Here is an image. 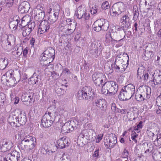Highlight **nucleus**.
<instances>
[{
  "label": "nucleus",
  "instance_id": "obj_44",
  "mask_svg": "<svg viewBox=\"0 0 161 161\" xmlns=\"http://www.w3.org/2000/svg\"><path fill=\"white\" fill-rule=\"evenodd\" d=\"M136 99L138 101H142L144 100V98L142 97L141 94L138 93H136L135 96Z\"/></svg>",
  "mask_w": 161,
  "mask_h": 161
},
{
  "label": "nucleus",
  "instance_id": "obj_5",
  "mask_svg": "<svg viewBox=\"0 0 161 161\" xmlns=\"http://www.w3.org/2000/svg\"><path fill=\"white\" fill-rule=\"evenodd\" d=\"M126 5L123 3L119 2L114 4L110 11V15L115 17L124 12L126 9Z\"/></svg>",
  "mask_w": 161,
  "mask_h": 161
},
{
  "label": "nucleus",
  "instance_id": "obj_28",
  "mask_svg": "<svg viewBox=\"0 0 161 161\" xmlns=\"http://www.w3.org/2000/svg\"><path fill=\"white\" fill-rule=\"evenodd\" d=\"M41 80V75L37 74L36 73H34L32 76L30 78V81L31 83L34 85H35L39 84Z\"/></svg>",
  "mask_w": 161,
  "mask_h": 161
},
{
  "label": "nucleus",
  "instance_id": "obj_12",
  "mask_svg": "<svg viewBox=\"0 0 161 161\" xmlns=\"http://www.w3.org/2000/svg\"><path fill=\"white\" fill-rule=\"evenodd\" d=\"M105 146L108 149L114 147L117 142V138L114 135L112 134L108 139L106 138L104 141Z\"/></svg>",
  "mask_w": 161,
  "mask_h": 161
},
{
  "label": "nucleus",
  "instance_id": "obj_15",
  "mask_svg": "<svg viewBox=\"0 0 161 161\" xmlns=\"http://www.w3.org/2000/svg\"><path fill=\"white\" fill-rule=\"evenodd\" d=\"M34 93L31 92V93H25L23 94L21 97V100L26 105H30L33 101L32 99Z\"/></svg>",
  "mask_w": 161,
  "mask_h": 161
},
{
  "label": "nucleus",
  "instance_id": "obj_30",
  "mask_svg": "<svg viewBox=\"0 0 161 161\" xmlns=\"http://www.w3.org/2000/svg\"><path fill=\"white\" fill-rule=\"evenodd\" d=\"M144 91L142 93V97L144 98V100L149 99L151 96V90L150 87L145 86L143 89Z\"/></svg>",
  "mask_w": 161,
  "mask_h": 161
},
{
  "label": "nucleus",
  "instance_id": "obj_13",
  "mask_svg": "<svg viewBox=\"0 0 161 161\" xmlns=\"http://www.w3.org/2000/svg\"><path fill=\"white\" fill-rule=\"evenodd\" d=\"M60 6L58 4H57L55 6L53 9V13H51L49 16L48 20V22H50L51 23L53 24L57 20L60 9Z\"/></svg>",
  "mask_w": 161,
  "mask_h": 161
},
{
  "label": "nucleus",
  "instance_id": "obj_35",
  "mask_svg": "<svg viewBox=\"0 0 161 161\" xmlns=\"http://www.w3.org/2000/svg\"><path fill=\"white\" fill-rule=\"evenodd\" d=\"M144 56L143 57L144 60H148V58H151L153 56V52L151 51L144 50Z\"/></svg>",
  "mask_w": 161,
  "mask_h": 161
},
{
  "label": "nucleus",
  "instance_id": "obj_19",
  "mask_svg": "<svg viewBox=\"0 0 161 161\" xmlns=\"http://www.w3.org/2000/svg\"><path fill=\"white\" fill-rule=\"evenodd\" d=\"M50 23L48 21H42L38 27V31L40 32V34L47 32L50 28Z\"/></svg>",
  "mask_w": 161,
  "mask_h": 161
},
{
  "label": "nucleus",
  "instance_id": "obj_60",
  "mask_svg": "<svg viewBox=\"0 0 161 161\" xmlns=\"http://www.w3.org/2000/svg\"><path fill=\"white\" fill-rule=\"evenodd\" d=\"M92 156L93 157H99V149H97L94 152Z\"/></svg>",
  "mask_w": 161,
  "mask_h": 161
},
{
  "label": "nucleus",
  "instance_id": "obj_48",
  "mask_svg": "<svg viewBox=\"0 0 161 161\" xmlns=\"http://www.w3.org/2000/svg\"><path fill=\"white\" fill-rule=\"evenodd\" d=\"M35 23L34 22H28L27 26L28 28H29L32 31L34 29L35 26Z\"/></svg>",
  "mask_w": 161,
  "mask_h": 161
},
{
  "label": "nucleus",
  "instance_id": "obj_3",
  "mask_svg": "<svg viewBox=\"0 0 161 161\" xmlns=\"http://www.w3.org/2000/svg\"><path fill=\"white\" fill-rule=\"evenodd\" d=\"M101 92L105 95H113L118 91V86L114 81H111L105 82L101 86Z\"/></svg>",
  "mask_w": 161,
  "mask_h": 161
},
{
  "label": "nucleus",
  "instance_id": "obj_16",
  "mask_svg": "<svg viewBox=\"0 0 161 161\" xmlns=\"http://www.w3.org/2000/svg\"><path fill=\"white\" fill-rule=\"evenodd\" d=\"M40 7L41 8L40 5L37 6L35 10L36 12V14L34 15V19L36 21H41L44 19L45 15L44 11L41 9H39ZM41 8L43 9L42 7H41Z\"/></svg>",
  "mask_w": 161,
  "mask_h": 161
},
{
  "label": "nucleus",
  "instance_id": "obj_53",
  "mask_svg": "<svg viewBox=\"0 0 161 161\" xmlns=\"http://www.w3.org/2000/svg\"><path fill=\"white\" fill-rule=\"evenodd\" d=\"M51 76L54 80H56L59 78V75L54 71L51 72Z\"/></svg>",
  "mask_w": 161,
  "mask_h": 161
},
{
  "label": "nucleus",
  "instance_id": "obj_61",
  "mask_svg": "<svg viewBox=\"0 0 161 161\" xmlns=\"http://www.w3.org/2000/svg\"><path fill=\"white\" fill-rule=\"evenodd\" d=\"M97 8L96 7H95L94 8H92L90 10V12L92 14H95L97 13Z\"/></svg>",
  "mask_w": 161,
  "mask_h": 161
},
{
  "label": "nucleus",
  "instance_id": "obj_52",
  "mask_svg": "<svg viewBox=\"0 0 161 161\" xmlns=\"http://www.w3.org/2000/svg\"><path fill=\"white\" fill-rule=\"evenodd\" d=\"M14 0H7L6 6L8 7H11L13 4Z\"/></svg>",
  "mask_w": 161,
  "mask_h": 161
},
{
  "label": "nucleus",
  "instance_id": "obj_10",
  "mask_svg": "<svg viewBox=\"0 0 161 161\" xmlns=\"http://www.w3.org/2000/svg\"><path fill=\"white\" fill-rule=\"evenodd\" d=\"M15 113L16 114H17V124L19 125V127L21 125H24L27 121L25 114L24 112L22 113V111L19 109L15 110Z\"/></svg>",
  "mask_w": 161,
  "mask_h": 161
},
{
  "label": "nucleus",
  "instance_id": "obj_23",
  "mask_svg": "<svg viewBox=\"0 0 161 161\" xmlns=\"http://www.w3.org/2000/svg\"><path fill=\"white\" fill-rule=\"evenodd\" d=\"M30 8L28 2L26 1L22 2L19 6L18 9L19 12L21 14L27 13Z\"/></svg>",
  "mask_w": 161,
  "mask_h": 161
},
{
  "label": "nucleus",
  "instance_id": "obj_1",
  "mask_svg": "<svg viewBox=\"0 0 161 161\" xmlns=\"http://www.w3.org/2000/svg\"><path fill=\"white\" fill-rule=\"evenodd\" d=\"M36 139L29 135L25 137L18 145L19 149L27 152H30L34 148L36 145Z\"/></svg>",
  "mask_w": 161,
  "mask_h": 161
},
{
  "label": "nucleus",
  "instance_id": "obj_32",
  "mask_svg": "<svg viewBox=\"0 0 161 161\" xmlns=\"http://www.w3.org/2000/svg\"><path fill=\"white\" fill-rule=\"evenodd\" d=\"M70 123L68 121L65 123L62 126V131L63 134H66L70 132Z\"/></svg>",
  "mask_w": 161,
  "mask_h": 161
},
{
  "label": "nucleus",
  "instance_id": "obj_33",
  "mask_svg": "<svg viewBox=\"0 0 161 161\" xmlns=\"http://www.w3.org/2000/svg\"><path fill=\"white\" fill-rule=\"evenodd\" d=\"M117 40H115L114 39H105V44L106 46H111L112 47L116 45V43H117Z\"/></svg>",
  "mask_w": 161,
  "mask_h": 161
},
{
  "label": "nucleus",
  "instance_id": "obj_58",
  "mask_svg": "<svg viewBox=\"0 0 161 161\" xmlns=\"http://www.w3.org/2000/svg\"><path fill=\"white\" fill-rule=\"evenodd\" d=\"M123 39H120L118 41H117V43H116V44L115 45V47L117 48H118L119 47L121 46L123 43L122 42H121V41Z\"/></svg>",
  "mask_w": 161,
  "mask_h": 161
},
{
  "label": "nucleus",
  "instance_id": "obj_34",
  "mask_svg": "<svg viewBox=\"0 0 161 161\" xmlns=\"http://www.w3.org/2000/svg\"><path fill=\"white\" fill-rule=\"evenodd\" d=\"M8 65V59L5 58L0 59V70H3Z\"/></svg>",
  "mask_w": 161,
  "mask_h": 161
},
{
  "label": "nucleus",
  "instance_id": "obj_17",
  "mask_svg": "<svg viewBox=\"0 0 161 161\" xmlns=\"http://www.w3.org/2000/svg\"><path fill=\"white\" fill-rule=\"evenodd\" d=\"M130 15L127 14L124 15L121 18V27L124 29H127L130 27L131 20L130 18Z\"/></svg>",
  "mask_w": 161,
  "mask_h": 161
},
{
  "label": "nucleus",
  "instance_id": "obj_21",
  "mask_svg": "<svg viewBox=\"0 0 161 161\" xmlns=\"http://www.w3.org/2000/svg\"><path fill=\"white\" fill-rule=\"evenodd\" d=\"M153 79L151 81V83L152 86L155 87L156 85L161 84V71H159L156 74L154 73L152 75Z\"/></svg>",
  "mask_w": 161,
  "mask_h": 161
},
{
  "label": "nucleus",
  "instance_id": "obj_59",
  "mask_svg": "<svg viewBox=\"0 0 161 161\" xmlns=\"http://www.w3.org/2000/svg\"><path fill=\"white\" fill-rule=\"evenodd\" d=\"M103 136V134L98 135L97 136V138L96 140V143H98L102 140Z\"/></svg>",
  "mask_w": 161,
  "mask_h": 161
},
{
  "label": "nucleus",
  "instance_id": "obj_11",
  "mask_svg": "<svg viewBox=\"0 0 161 161\" xmlns=\"http://www.w3.org/2000/svg\"><path fill=\"white\" fill-rule=\"evenodd\" d=\"M55 54V50L52 47H49L43 52L41 56L45 60L47 59L53 61L54 58Z\"/></svg>",
  "mask_w": 161,
  "mask_h": 161
},
{
  "label": "nucleus",
  "instance_id": "obj_2",
  "mask_svg": "<svg viewBox=\"0 0 161 161\" xmlns=\"http://www.w3.org/2000/svg\"><path fill=\"white\" fill-rule=\"evenodd\" d=\"M135 92V86L129 84L123 87L119 95V98L121 101L127 100L130 99Z\"/></svg>",
  "mask_w": 161,
  "mask_h": 161
},
{
  "label": "nucleus",
  "instance_id": "obj_54",
  "mask_svg": "<svg viewBox=\"0 0 161 161\" xmlns=\"http://www.w3.org/2000/svg\"><path fill=\"white\" fill-rule=\"evenodd\" d=\"M133 11L134 12L133 19H135L137 18L138 16V11L137 9H136V8H135L134 7H133Z\"/></svg>",
  "mask_w": 161,
  "mask_h": 161
},
{
  "label": "nucleus",
  "instance_id": "obj_8",
  "mask_svg": "<svg viewBox=\"0 0 161 161\" xmlns=\"http://www.w3.org/2000/svg\"><path fill=\"white\" fill-rule=\"evenodd\" d=\"M103 48V45L100 41H95L91 44L90 52L92 54L95 53L97 56L101 53Z\"/></svg>",
  "mask_w": 161,
  "mask_h": 161
},
{
  "label": "nucleus",
  "instance_id": "obj_57",
  "mask_svg": "<svg viewBox=\"0 0 161 161\" xmlns=\"http://www.w3.org/2000/svg\"><path fill=\"white\" fill-rule=\"evenodd\" d=\"M129 155V152L126 149H125L122 153V157L123 158H127Z\"/></svg>",
  "mask_w": 161,
  "mask_h": 161
},
{
  "label": "nucleus",
  "instance_id": "obj_50",
  "mask_svg": "<svg viewBox=\"0 0 161 161\" xmlns=\"http://www.w3.org/2000/svg\"><path fill=\"white\" fill-rule=\"evenodd\" d=\"M136 132V131L134 132H133L131 134V139L133 141H134L135 143H136L137 142V140L136 138L138 136V135Z\"/></svg>",
  "mask_w": 161,
  "mask_h": 161
},
{
  "label": "nucleus",
  "instance_id": "obj_37",
  "mask_svg": "<svg viewBox=\"0 0 161 161\" xmlns=\"http://www.w3.org/2000/svg\"><path fill=\"white\" fill-rule=\"evenodd\" d=\"M54 91L58 96H61L63 95L64 93V90L61 87H59L57 85H55L54 86Z\"/></svg>",
  "mask_w": 161,
  "mask_h": 161
},
{
  "label": "nucleus",
  "instance_id": "obj_51",
  "mask_svg": "<svg viewBox=\"0 0 161 161\" xmlns=\"http://www.w3.org/2000/svg\"><path fill=\"white\" fill-rule=\"evenodd\" d=\"M19 75L20 77V79L22 81L24 82L27 79V75L25 73L24 75L23 74L21 75L19 73Z\"/></svg>",
  "mask_w": 161,
  "mask_h": 161
},
{
  "label": "nucleus",
  "instance_id": "obj_47",
  "mask_svg": "<svg viewBox=\"0 0 161 161\" xmlns=\"http://www.w3.org/2000/svg\"><path fill=\"white\" fill-rule=\"evenodd\" d=\"M144 74V71L141 70V69H138L137 73V77L139 79H141L142 78V75Z\"/></svg>",
  "mask_w": 161,
  "mask_h": 161
},
{
  "label": "nucleus",
  "instance_id": "obj_29",
  "mask_svg": "<svg viewBox=\"0 0 161 161\" xmlns=\"http://www.w3.org/2000/svg\"><path fill=\"white\" fill-rule=\"evenodd\" d=\"M9 160L10 161H18L20 159V153L16 151H13L10 154H8Z\"/></svg>",
  "mask_w": 161,
  "mask_h": 161
},
{
  "label": "nucleus",
  "instance_id": "obj_38",
  "mask_svg": "<svg viewBox=\"0 0 161 161\" xmlns=\"http://www.w3.org/2000/svg\"><path fill=\"white\" fill-rule=\"evenodd\" d=\"M22 31V35L24 36H26L30 34L32 31L27 26L21 29Z\"/></svg>",
  "mask_w": 161,
  "mask_h": 161
},
{
  "label": "nucleus",
  "instance_id": "obj_39",
  "mask_svg": "<svg viewBox=\"0 0 161 161\" xmlns=\"http://www.w3.org/2000/svg\"><path fill=\"white\" fill-rule=\"evenodd\" d=\"M154 26L155 31H157L161 26V20H157L154 22Z\"/></svg>",
  "mask_w": 161,
  "mask_h": 161
},
{
  "label": "nucleus",
  "instance_id": "obj_43",
  "mask_svg": "<svg viewBox=\"0 0 161 161\" xmlns=\"http://www.w3.org/2000/svg\"><path fill=\"white\" fill-rule=\"evenodd\" d=\"M110 7V6L109 5V2L108 1L103 2L101 6L102 8L105 10L109 8Z\"/></svg>",
  "mask_w": 161,
  "mask_h": 161
},
{
  "label": "nucleus",
  "instance_id": "obj_45",
  "mask_svg": "<svg viewBox=\"0 0 161 161\" xmlns=\"http://www.w3.org/2000/svg\"><path fill=\"white\" fill-rule=\"evenodd\" d=\"M156 103L159 110L161 111V93L157 97Z\"/></svg>",
  "mask_w": 161,
  "mask_h": 161
},
{
  "label": "nucleus",
  "instance_id": "obj_31",
  "mask_svg": "<svg viewBox=\"0 0 161 161\" xmlns=\"http://www.w3.org/2000/svg\"><path fill=\"white\" fill-rule=\"evenodd\" d=\"M84 10L82 8V6H79L75 11L74 17L77 19H80L82 18Z\"/></svg>",
  "mask_w": 161,
  "mask_h": 161
},
{
  "label": "nucleus",
  "instance_id": "obj_36",
  "mask_svg": "<svg viewBox=\"0 0 161 161\" xmlns=\"http://www.w3.org/2000/svg\"><path fill=\"white\" fill-rule=\"evenodd\" d=\"M52 62V61H50V60L47 59H45V60L41 56V59H40V64L42 66H47Z\"/></svg>",
  "mask_w": 161,
  "mask_h": 161
},
{
  "label": "nucleus",
  "instance_id": "obj_27",
  "mask_svg": "<svg viewBox=\"0 0 161 161\" xmlns=\"http://www.w3.org/2000/svg\"><path fill=\"white\" fill-rule=\"evenodd\" d=\"M117 33L116 30L115 26L113 27V29L107 32L105 35V39L112 38H116Z\"/></svg>",
  "mask_w": 161,
  "mask_h": 161
},
{
  "label": "nucleus",
  "instance_id": "obj_46",
  "mask_svg": "<svg viewBox=\"0 0 161 161\" xmlns=\"http://www.w3.org/2000/svg\"><path fill=\"white\" fill-rule=\"evenodd\" d=\"M90 17V14L89 12L88 11H84L82 18L86 20H87L89 19Z\"/></svg>",
  "mask_w": 161,
  "mask_h": 161
},
{
  "label": "nucleus",
  "instance_id": "obj_42",
  "mask_svg": "<svg viewBox=\"0 0 161 161\" xmlns=\"http://www.w3.org/2000/svg\"><path fill=\"white\" fill-rule=\"evenodd\" d=\"M22 48H18L17 50L13 52H12V54L13 55H15L17 57L20 56L22 53Z\"/></svg>",
  "mask_w": 161,
  "mask_h": 161
},
{
  "label": "nucleus",
  "instance_id": "obj_25",
  "mask_svg": "<svg viewBox=\"0 0 161 161\" xmlns=\"http://www.w3.org/2000/svg\"><path fill=\"white\" fill-rule=\"evenodd\" d=\"M17 114H16L15 111L14 114L10 115L8 119V122L10 125L13 127H19V125L17 124L18 119L17 118Z\"/></svg>",
  "mask_w": 161,
  "mask_h": 161
},
{
  "label": "nucleus",
  "instance_id": "obj_62",
  "mask_svg": "<svg viewBox=\"0 0 161 161\" xmlns=\"http://www.w3.org/2000/svg\"><path fill=\"white\" fill-rule=\"evenodd\" d=\"M40 152L43 154H45L47 153V149L44 147H42L40 149Z\"/></svg>",
  "mask_w": 161,
  "mask_h": 161
},
{
  "label": "nucleus",
  "instance_id": "obj_41",
  "mask_svg": "<svg viewBox=\"0 0 161 161\" xmlns=\"http://www.w3.org/2000/svg\"><path fill=\"white\" fill-rule=\"evenodd\" d=\"M74 39L75 41H79L82 43H83L84 42V39L83 37H80V33L76 34L75 36Z\"/></svg>",
  "mask_w": 161,
  "mask_h": 161
},
{
  "label": "nucleus",
  "instance_id": "obj_9",
  "mask_svg": "<svg viewBox=\"0 0 161 161\" xmlns=\"http://www.w3.org/2000/svg\"><path fill=\"white\" fill-rule=\"evenodd\" d=\"M53 113L51 112H46L42 117V125L44 127L46 128L51 126L53 121Z\"/></svg>",
  "mask_w": 161,
  "mask_h": 161
},
{
  "label": "nucleus",
  "instance_id": "obj_18",
  "mask_svg": "<svg viewBox=\"0 0 161 161\" xmlns=\"http://www.w3.org/2000/svg\"><path fill=\"white\" fill-rule=\"evenodd\" d=\"M128 58H129L128 56ZM129 61V59H128L127 60L126 64H124L123 66V68H121L120 69V66L118 65V64L117 63V62L116 59L114 64H112L111 65L112 68V69L114 68L115 72L117 73H120L123 72L125 71L128 65Z\"/></svg>",
  "mask_w": 161,
  "mask_h": 161
},
{
  "label": "nucleus",
  "instance_id": "obj_4",
  "mask_svg": "<svg viewBox=\"0 0 161 161\" xmlns=\"http://www.w3.org/2000/svg\"><path fill=\"white\" fill-rule=\"evenodd\" d=\"M77 96L78 97L82 98L85 100H92L94 97V91L91 87L86 86L78 91Z\"/></svg>",
  "mask_w": 161,
  "mask_h": 161
},
{
  "label": "nucleus",
  "instance_id": "obj_55",
  "mask_svg": "<svg viewBox=\"0 0 161 161\" xmlns=\"http://www.w3.org/2000/svg\"><path fill=\"white\" fill-rule=\"evenodd\" d=\"M149 73H150V72L148 71L145 72L142 75V77H144V80L145 81H147L148 80L149 76Z\"/></svg>",
  "mask_w": 161,
  "mask_h": 161
},
{
  "label": "nucleus",
  "instance_id": "obj_24",
  "mask_svg": "<svg viewBox=\"0 0 161 161\" xmlns=\"http://www.w3.org/2000/svg\"><path fill=\"white\" fill-rule=\"evenodd\" d=\"M94 106H96L97 110H103L106 108V102L104 99H98L95 101Z\"/></svg>",
  "mask_w": 161,
  "mask_h": 161
},
{
  "label": "nucleus",
  "instance_id": "obj_40",
  "mask_svg": "<svg viewBox=\"0 0 161 161\" xmlns=\"http://www.w3.org/2000/svg\"><path fill=\"white\" fill-rule=\"evenodd\" d=\"M111 109L112 111L115 113H119V109L116 107V104L115 103H113L111 104Z\"/></svg>",
  "mask_w": 161,
  "mask_h": 161
},
{
  "label": "nucleus",
  "instance_id": "obj_49",
  "mask_svg": "<svg viewBox=\"0 0 161 161\" xmlns=\"http://www.w3.org/2000/svg\"><path fill=\"white\" fill-rule=\"evenodd\" d=\"M142 121H141L137 125V128L135 129V131L137 133L140 132V130H139V129L142 128Z\"/></svg>",
  "mask_w": 161,
  "mask_h": 161
},
{
  "label": "nucleus",
  "instance_id": "obj_14",
  "mask_svg": "<svg viewBox=\"0 0 161 161\" xmlns=\"http://www.w3.org/2000/svg\"><path fill=\"white\" fill-rule=\"evenodd\" d=\"M6 84L9 86H14L19 81L16 80L14 75L8 72L6 73Z\"/></svg>",
  "mask_w": 161,
  "mask_h": 161
},
{
  "label": "nucleus",
  "instance_id": "obj_63",
  "mask_svg": "<svg viewBox=\"0 0 161 161\" xmlns=\"http://www.w3.org/2000/svg\"><path fill=\"white\" fill-rule=\"evenodd\" d=\"M23 56L25 57H27V54L28 52V48L26 47L23 50Z\"/></svg>",
  "mask_w": 161,
  "mask_h": 161
},
{
  "label": "nucleus",
  "instance_id": "obj_22",
  "mask_svg": "<svg viewBox=\"0 0 161 161\" xmlns=\"http://www.w3.org/2000/svg\"><path fill=\"white\" fill-rule=\"evenodd\" d=\"M12 145L13 143L11 141H3L0 144L1 151L5 152L8 151L13 147Z\"/></svg>",
  "mask_w": 161,
  "mask_h": 161
},
{
  "label": "nucleus",
  "instance_id": "obj_6",
  "mask_svg": "<svg viewBox=\"0 0 161 161\" xmlns=\"http://www.w3.org/2000/svg\"><path fill=\"white\" fill-rule=\"evenodd\" d=\"M93 26L94 30L96 31L101 30L106 31L109 27V23L106 20L101 19L95 21Z\"/></svg>",
  "mask_w": 161,
  "mask_h": 161
},
{
  "label": "nucleus",
  "instance_id": "obj_64",
  "mask_svg": "<svg viewBox=\"0 0 161 161\" xmlns=\"http://www.w3.org/2000/svg\"><path fill=\"white\" fill-rule=\"evenodd\" d=\"M63 73L64 74H70V72L68 68H65L63 70Z\"/></svg>",
  "mask_w": 161,
  "mask_h": 161
},
{
  "label": "nucleus",
  "instance_id": "obj_56",
  "mask_svg": "<svg viewBox=\"0 0 161 161\" xmlns=\"http://www.w3.org/2000/svg\"><path fill=\"white\" fill-rule=\"evenodd\" d=\"M156 62L158 65L161 66V52L159 53L157 56Z\"/></svg>",
  "mask_w": 161,
  "mask_h": 161
},
{
  "label": "nucleus",
  "instance_id": "obj_20",
  "mask_svg": "<svg viewBox=\"0 0 161 161\" xmlns=\"http://www.w3.org/2000/svg\"><path fill=\"white\" fill-rule=\"evenodd\" d=\"M17 18H19V20L18 19H17L15 21L14 20L10 23V25L13 27V29L15 28V29H16L17 27L19 26L21 29L27 26L28 22H26L24 20H22L21 23L19 25V22H20V21L19 20V17H18Z\"/></svg>",
  "mask_w": 161,
  "mask_h": 161
},
{
  "label": "nucleus",
  "instance_id": "obj_7",
  "mask_svg": "<svg viewBox=\"0 0 161 161\" xmlns=\"http://www.w3.org/2000/svg\"><path fill=\"white\" fill-rule=\"evenodd\" d=\"M106 79L105 75L99 72H95L92 75L93 81L97 87H101L106 82Z\"/></svg>",
  "mask_w": 161,
  "mask_h": 161
},
{
  "label": "nucleus",
  "instance_id": "obj_26",
  "mask_svg": "<svg viewBox=\"0 0 161 161\" xmlns=\"http://www.w3.org/2000/svg\"><path fill=\"white\" fill-rule=\"evenodd\" d=\"M57 145L56 147L57 149H61L65 147V146H69V143L68 142V140L65 138H62L59 139L57 142Z\"/></svg>",
  "mask_w": 161,
  "mask_h": 161
}]
</instances>
